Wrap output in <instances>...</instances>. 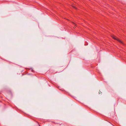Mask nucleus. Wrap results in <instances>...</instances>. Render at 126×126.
<instances>
[{"instance_id": "obj_3", "label": "nucleus", "mask_w": 126, "mask_h": 126, "mask_svg": "<svg viewBox=\"0 0 126 126\" xmlns=\"http://www.w3.org/2000/svg\"><path fill=\"white\" fill-rule=\"evenodd\" d=\"M58 88H59V89H60V90H62V89H61L60 88V87H58Z\"/></svg>"}, {"instance_id": "obj_5", "label": "nucleus", "mask_w": 126, "mask_h": 126, "mask_svg": "<svg viewBox=\"0 0 126 126\" xmlns=\"http://www.w3.org/2000/svg\"><path fill=\"white\" fill-rule=\"evenodd\" d=\"M39 126H40L39 125Z\"/></svg>"}, {"instance_id": "obj_4", "label": "nucleus", "mask_w": 126, "mask_h": 126, "mask_svg": "<svg viewBox=\"0 0 126 126\" xmlns=\"http://www.w3.org/2000/svg\"><path fill=\"white\" fill-rule=\"evenodd\" d=\"M73 28H74V29H75V27H73Z\"/></svg>"}, {"instance_id": "obj_1", "label": "nucleus", "mask_w": 126, "mask_h": 126, "mask_svg": "<svg viewBox=\"0 0 126 126\" xmlns=\"http://www.w3.org/2000/svg\"><path fill=\"white\" fill-rule=\"evenodd\" d=\"M112 38L115 40H116L120 42L121 43L123 44V42L121 40H119L118 38H116V37L114 36H112Z\"/></svg>"}, {"instance_id": "obj_2", "label": "nucleus", "mask_w": 126, "mask_h": 126, "mask_svg": "<svg viewBox=\"0 0 126 126\" xmlns=\"http://www.w3.org/2000/svg\"><path fill=\"white\" fill-rule=\"evenodd\" d=\"M99 94H101L102 93V92H101L100 91H99Z\"/></svg>"}]
</instances>
